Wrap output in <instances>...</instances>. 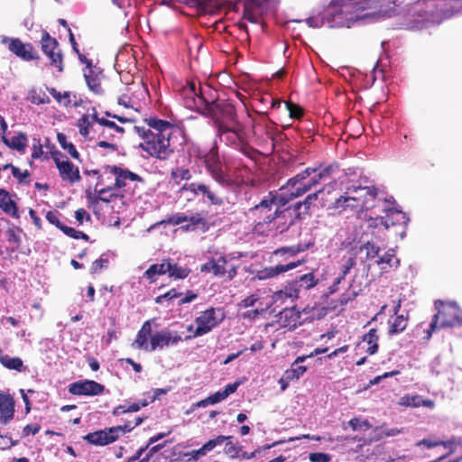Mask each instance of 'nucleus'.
<instances>
[{"mask_svg": "<svg viewBox=\"0 0 462 462\" xmlns=\"http://www.w3.org/2000/svg\"><path fill=\"white\" fill-rule=\"evenodd\" d=\"M188 221V216L183 213H177L170 216L166 219H162L157 223H155L152 227L159 226H166V225H173L177 226Z\"/></svg>", "mask_w": 462, "mask_h": 462, "instance_id": "nucleus-42", "label": "nucleus"}, {"mask_svg": "<svg viewBox=\"0 0 462 462\" xmlns=\"http://www.w3.org/2000/svg\"><path fill=\"white\" fill-rule=\"evenodd\" d=\"M168 259H165L162 263L152 264L143 273V276L147 278L150 282L156 281L155 275L165 274L169 271Z\"/></svg>", "mask_w": 462, "mask_h": 462, "instance_id": "nucleus-36", "label": "nucleus"}, {"mask_svg": "<svg viewBox=\"0 0 462 462\" xmlns=\"http://www.w3.org/2000/svg\"><path fill=\"white\" fill-rule=\"evenodd\" d=\"M152 334V323L151 320H146L141 327L140 330L137 332L136 337L133 342L132 346L138 349H143L145 351H150V343L148 340H151Z\"/></svg>", "mask_w": 462, "mask_h": 462, "instance_id": "nucleus-26", "label": "nucleus"}, {"mask_svg": "<svg viewBox=\"0 0 462 462\" xmlns=\"http://www.w3.org/2000/svg\"><path fill=\"white\" fill-rule=\"evenodd\" d=\"M180 341H182V337L177 332L170 330L157 331L151 337L150 351L163 348L170 345H177Z\"/></svg>", "mask_w": 462, "mask_h": 462, "instance_id": "nucleus-17", "label": "nucleus"}, {"mask_svg": "<svg viewBox=\"0 0 462 462\" xmlns=\"http://www.w3.org/2000/svg\"><path fill=\"white\" fill-rule=\"evenodd\" d=\"M232 436L219 435L215 439H209L202 446V450L209 452L213 450L217 446L222 445L226 440L232 439Z\"/></svg>", "mask_w": 462, "mask_h": 462, "instance_id": "nucleus-47", "label": "nucleus"}, {"mask_svg": "<svg viewBox=\"0 0 462 462\" xmlns=\"http://www.w3.org/2000/svg\"><path fill=\"white\" fill-rule=\"evenodd\" d=\"M202 162L207 171L217 183L223 187L231 186L232 181L223 170L218 146L216 141L213 142L211 147L206 152L205 155H203Z\"/></svg>", "mask_w": 462, "mask_h": 462, "instance_id": "nucleus-7", "label": "nucleus"}, {"mask_svg": "<svg viewBox=\"0 0 462 462\" xmlns=\"http://www.w3.org/2000/svg\"><path fill=\"white\" fill-rule=\"evenodd\" d=\"M187 91L192 93L204 106L202 114L210 117L217 129V135L226 145L240 151L250 159H255L258 151L249 144L250 134L245 125L238 120L235 106L228 100H219L205 96L206 89H197L194 83L189 84Z\"/></svg>", "mask_w": 462, "mask_h": 462, "instance_id": "nucleus-1", "label": "nucleus"}, {"mask_svg": "<svg viewBox=\"0 0 462 462\" xmlns=\"http://www.w3.org/2000/svg\"><path fill=\"white\" fill-rule=\"evenodd\" d=\"M348 425L352 428L353 430H357L362 429L363 427L369 429L371 424L367 420H361L359 418H353L348 421Z\"/></svg>", "mask_w": 462, "mask_h": 462, "instance_id": "nucleus-62", "label": "nucleus"}, {"mask_svg": "<svg viewBox=\"0 0 462 462\" xmlns=\"http://www.w3.org/2000/svg\"><path fill=\"white\" fill-rule=\"evenodd\" d=\"M57 169L62 180L70 184L79 182L81 180L79 170L71 162L66 159L63 162H57Z\"/></svg>", "mask_w": 462, "mask_h": 462, "instance_id": "nucleus-23", "label": "nucleus"}, {"mask_svg": "<svg viewBox=\"0 0 462 462\" xmlns=\"http://www.w3.org/2000/svg\"><path fill=\"white\" fill-rule=\"evenodd\" d=\"M356 265V256H350L348 257L345 263L342 264L341 267V274L340 278L345 280V277L346 274L350 272V270Z\"/></svg>", "mask_w": 462, "mask_h": 462, "instance_id": "nucleus-60", "label": "nucleus"}, {"mask_svg": "<svg viewBox=\"0 0 462 462\" xmlns=\"http://www.w3.org/2000/svg\"><path fill=\"white\" fill-rule=\"evenodd\" d=\"M40 45L42 53L50 60V66L56 68L59 72H62L64 70L63 54L59 42L44 30L42 32Z\"/></svg>", "mask_w": 462, "mask_h": 462, "instance_id": "nucleus-10", "label": "nucleus"}, {"mask_svg": "<svg viewBox=\"0 0 462 462\" xmlns=\"http://www.w3.org/2000/svg\"><path fill=\"white\" fill-rule=\"evenodd\" d=\"M146 405H147L146 402H143L142 405H140L139 403H135V402L129 404V405H126V404L119 405L114 409L113 414L120 415V414L125 413V412H136L141 409V407H144Z\"/></svg>", "mask_w": 462, "mask_h": 462, "instance_id": "nucleus-48", "label": "nucleus"}, {"mask_svg": "<svg viewBox=\"0 0 462 462\" xmlns=\"http://www.w3.org/2000/svg\"><path fill=\"white\" fill-rule=\"evenodd\" d=\"M315 310V307L310 308L309 306L304 308L302 311L298 310L296 307L285 308L280 312L279 321L283 328H287L291 330L301 325V313L310 314V319H319L327 313L325 308L318 310V313H314ZM307 319H309V317Z\"/></svg>", "mask_w": 462, "mask_h": 462, "instance_id": "nucleus-9", "label": "nucleus"}, {"mask_svg": "<svg viewBox=\"0 0 462 462\" xmlns=\"http://www.w3.org/2000/svg\"><path fill=\"white\" fill-rule=\"evenodd\" d=\"M225 442H226L225 448H224L225 453L231 457H239V453L241 451V447L233 443L231 441V439L226 440Z\"/></svg>", "mask_w": 462, "mask_h": 462, "instance_id": "nucleus-58", "label": "nucleus"}, {"mask_svg": "<svg viewBox=\"0 0 462 462\" xmlns=\"http://www.w3.org/2000/svg\"><path fill=\"white\" fill-rule=\"evenodd\" d=\"M48 91L57 102L61 103L64 100L63 105L65 106H69V92H64L63 94H61L60 92L57 91L54 88H48Z\"/></svg>", "mask_w": 462, "mask_h": 462, "instance_id": "nucleus-52", "label": "nucleus"}, {"mask_svg": "<svg viewBox=\"0 0 462 462\" xmlns=\"http://www.w3.org/2000/svg\"><path fill=\"white\" fill-rule=\"evenodd\" d=\"M294 282L300 285V291L302 289L308 290L313 288L318 284V279L315 278L314 272L302 274L298 279L294 280Z\"/></svg>", "mask_w": 462, "mask_h": 462, "instance_id": "nucleus-41", "label": "nucleus"}, {"mask_svg": "<svg viewBox=\"0 0 462 462\" xmlns=\"http://www.w3.org/2000/svg\"><path fill=\"white\" fill-rule=\"evenodd\" d=\"M440 446L449 449V452L447 454L449 456L456 451V446H462V437H452L448 440H440Z\"/></svg>", "mask_w": 462, "mask_h": 462, "instance_id": "nucleus-51", "label": "nucleus"}, {"mask_svg": "<svg viewBox=\"0 0 462 462\" xmlns=\"http://www.w3.org/2000/svg\"><path fill=\"white\" fill-rule=\"evenodd\" d=\"M84 78L87 82L88 88L97 95L103 94V88L101 87L100 77L95 73L92 67L88 69V72L84 73Z\"/></svg>", "mask_w": 462, "mask_h": 462, "instance_id": "nucleus-35", "label": "nucleus"}, {"mask_svg": "<svg viewBox=\"0 0 462 462\" xmlns=\"http://www.w3.org/2000/svg\"><path fill=\"white\" fill-rule=\"evenodd\" d=\"M134 429L132 421H126L123 425L106 428L83 436V439L95 446H106L116 441L120 435L130 432Z\"/></svg>", "mask_w": 462, "mask_h": 462, "instance_id": "nucleus-8", "label": "nucleus"}, {"mask_svg": "<svg viewBox=\"0 0 462 462\" xmlns=\"http://www.w3.org/2000/svg\"><path fill=\"white\" fill-rule=\"evenodd\" d=\"M100 126L104 129L109 130L114 134H123L125 133V129L119 125H117L114 121H110L108 119L100 120Z\"/></svg>", "mask_w": 462, "mask_h": 462, "instance_id": "nucleus-56", "label": "nucleus"}, {"mask_svg": "<svg viewBox=\"0 0 462 462\" xmlns=\"http://www.w3.org/2000/svg\"><path fill=\"white\" fill-rule=\"evenodd\" d=\"M145 123L148 127H134L142 139L138 147L152 158L160 161L169 160L181 145L179 129L169 121L157 117L147 118Z\"/></svg>", "mask_w": 462, "mask_h": 462, "instance_id": "nucleus-2", "label": "nucleus"}, {"mask_svg": "<svg viewBox=\"0 0 462 462\" xmlns=\"http://www.w3.org/2000/svg\"><path fill=\"white\" fill-rule=\"evenodd\" d=\"M187 225L182 226V228L186 231L194 230L197 226H200L203 230L208 229L207 220L202 217L199 214H196L194 216L189 217Z\"/></svg>", "mask_w": 462, "mask_h": 462, "instance_id": "nucleus-39", "label": "nucleus"}, {"mask_svg": "<svg viewBox=\"0 0 462 462\" xmlns=\"http://www.w3.org/2000/svg\"><path fill=\"white\" fill-rule=\"evenodd\" d=\"M291 118L300 119L303 116V108L291 101L285 103Z\"/></svg>", "mask_w": 462, "mask_h": 462, "instance_id": "nucleus-50", "label": "nucleus"}, {"mask_svg": "<svg viewBox=\"0 0 462 462\" xmlns=\"http://www.w3.org/2000/svg\"><path fill=\"white\" fill-rule=\"evenodd\" d=\"M275 219L273 220V225L276 226V228L279 229L281 233L287 230L291 226L294 225L297 221H301V217H296L294 214H297V210L292 206L287 207L282 210H279L276 208L274 210Z\"/></svg>", "mask_w": 462, "mask_h": 462, "instance_id": "nucleus-16", "label": "nucleus"}, {"mask_svg": "<svg viewBox=\"0 0 462 462\" xmlns=\"http://www.w3.org/2000/svg\"><path fill=\"white\" fill-rule=\"evenodd\" d=\"M305 263L304 260L301 261H296V262H290L286 264H277L275 266H269L264 267L256 273V277L259 280H266L270 278H273L275 276H278L279 274L288 272L290 270H292L301 263Z\"/></svg>", "mask_w": 462, "mask_h": 462, "instance_id": "nucleus-20", "label": "nucleus"}, {"mask_svg": "<svg viewBox=\"0 0 462 462\" xmlns=\"http://www.w3.org/2000/svg\"><path fill=\"white\" fill-rule=\"evenodd\" d=\"M353 285L351 284L349 288L340 295L339 303L340 305H346L349 301L355 300L356 296L359 294L358 291L352 290Z\"/></svg>", "mask_w": 462, "mask_h": 462, "instance_id": "nucleus-55", "label": "nucleus"}, {"mask_svg": "<svg viewBox=\"0 0 462 462\" xmlns=\"http://www.w3.org/2000/svg\"><path fill=\"white\" fill-rule=\"evenodd\" d=\"M374 207L375 203L360 202L359 197H350L346 194L337 198L332 205V208L336 210H338L339 212L345 211L347 208H350L351 210L358 209L362 211H367L369 209L374 208Z\"/></svg>", "mask_w": 462, "mask_h": 462, "instance_id": "nucleus-15", "label": "nucleus"}, {"mask_svg": "<svg viewBox=\"0 0 462 462\" xmlns=\"http://www.w3.org/2000/svg\"><path fill=\"white\" fill-rule=\"evenodd\" d=\"M308 249V245L298 244L291 246H282L273 252V255H285L294 256L299 253L304 252Z\"/></svg>", "mask_w": 462, "mask_h": 462, "instance_id": "nucleus-38", "label": "nucleus"}, {"mask_svg": "<svg viewBox=\"0 0 462 462\" xmlns=\"http://www.w3.org/2000/svg\"><path fill=\"white\" fill-rule=\"evenodd\" d=\"M187 190L193 193L194 195H203L208 201L214 206H222L224 204V199L216 190L212 189L208 184L202 182H192L185 187Z\"/></svg>", "mask_w": 462, "mask_h": 462, "instance_id": "nucleus-18", "label": "nucleus"}, {"mask_svg": "<svg viewBox=\"0 0 462 462\" xmlns=\"http://www.w3.org/2000/svg\"><path fill=\"white\" fill-rule=\"evenodd\" d=\"M421 398L419 395H404L401 403L406 406L420 407Z\"/></svg>", "mask_w": 462, "mask_h": 462, "instance_id": "nucleus-61", "label": "nucleus"}, {"mask_svg": "<svg viewBox=\"0 0 462 462\" xmlns=\"http://www.w3.org/2000/svg\"><path fill=\"white\" fill-rule=\"evenodd\" d=\"M388 323V334L390 336L399 334L406 328L408 324V316H404L403 314L393 315L389 319Z\"/></svg>", "mask_w": 462, "mask_h": 462, "instance_id": "nucleus-33", "label": "nucleus"}, {"mask_svg": "<svg viewBox=\"0 0 462 462\" xmlns=\"http://www.w3.org/2000/svg\"><path fill=\"white\" fill-rule=\"evenodd\" d=\"M300 291V285L291 281L288 282L282 289L280 290V293H283L288 299L291 300H297Z\"/></svg>", "mask_w": 462, "mask_h": 462, "instance_id": "nucleus-44", "label": "nucleus"}, {"mask_svg": "<svg viewBox=\"0 0 462 462\" xmlns=\"http://www.w3.org/2000/svg\"><path fill=\"white\" fill-rule=\"evenodd\" d=\"M383 210L386 212V215L383 217L371 218L373 223L370 224V226L374 225L376 226L378 225L377 221H379L385 229H389L390 227H400L401 234L404 233L406 226L409 222V217L406 216V214L394 208H388Z\"/></svg>", "mask_w": 462, "mask_h": 462, "instance_id": "nucleus-12", "label": "nucleus"}, {"mask_svg": "<svg viewBox=\"0 0 462 462\" xmlns=\"http://www.w3.org/2000/svg\"><path fill=\"white\" fill-rule=\"evenodd\" d=\"M181 295H182L181 292H179L177 291V289L173 288V289H171L170 291H168L167 292H165L164 294L158 296L155 299V302L162 303L163 300H171L173 299L179 298Z\"/></svg>", "mask_w": 462, "mask_h": 462, "instance_id": "nucleus-59", "label": "nucleus"}, {"mask_svg": "<svg viewBox=\"0 0 462 462\" xmlns=\"http://www.w3.org/2000/svg\"><path fill=\"white\" fill-rule=\"evenodd\" d=\"M10 168L12 170V174L14 175V178H16L18 180V181L20 183H24V184L30 183V180L28 179L30 176V172L28 170H25L23 172H22L19 168L12 165L11 163H10Z\"/></svg>", "mask_w": 462, "mask_h": 462, "instance_id": "nucleus-53", "label": "nucleus"}, {"mask_svg": "<svg viewBox=\"0 0 462 462\" xmlns=\"http://www.w3.org/2000/svg\"><path fill=\"white\" fill-rule=\"evenodd\" d=\"M197 328L194 336H202L208 333L213 328H215L218 321L216 318V310L214 308H210L199 316L196 320Z\"/></svg>", "mask_w": 462, "mask_h": 462, "instance_id": "nucleus-19", "label": "nucleus"}, {"mask_svg": "<svg viewBox=\"0 0 462 462\" xmlns=\"http://www.w3.org/2000/svg\"><path fill=\"white\" fill-rule=\"evenodd\" d=\"M3 143L11 149L23 152L28 143V136L25 133L20 132L11 139L2 136Z\"/></svg>", "mask_w": 462, "mask_h": 462, "instance_id": "nucleus-29", "label": "nucleus"}, {"mask_svg": "<svg viewBox=\"0 0 462 462\" xmlns=\"http://www.w3.org/2000/svg\"><path fill=\"white\" fill-rule=\"evenodd\" d=\"M362 342L367 345L366 353L369 356L376 354L379 348V336L377 335V329L371 328L363 336Z\"/></svg>", "mask_w": 462, "mask_h": 462, "instance_id": "nucleus-34", "label": "nucleus"}, {"mask_svg": "<svg viewBox=\"0 0 462 462\" xmlns=\"http://www.w3.org/2000/svg\"><path fill=\"white\" fill-rule=\"evenodd\" d=\"M375 263L381 267L382 270L388 268H397L400 264V260L396 257L395 250L393 248L388 249L383 255L379 256L375 260Z\"/></svg>", "mask_w": 462, "mask_h": 462, "instance_id": "nucleus-31", "label": "nucleus"}, {"mask_svg": "<svg viewBox=\"0 0 462 462\" xmlns=\"http://www.w3.org/2000/svg\"><path fill=\"white\" fill-rule=\"evenodd\" d=\"M227 261L226 256L221 255L217 258H211L204 263L200 271L205 273H212L214 276L223 277L226 275L227 280L231 281L236 275V268L231 265L230 268L226 267Z\"/></svg>", "mask_w": 462, "mask_h": 462, "instance_id": "nucleus-13", "label": "nucleus"}, {"mask_svg": "<svg viewBox=\"0 0 462 462\" xmlns=\"http://www.w3.org/2000/svg\"><path fill=\"white\" fill-rule=\"evenodd\" d=\"M438 312L431 320V328H448L462 326V310L456 303L436 301Z\"/></svg>", "mask_w": 462, "mask_h": 462, "instance_id": "nucleus-5", "label": "nucleus"}, {"mask_svg": "<svg viewBox=\"0 0 462 462\" xmlns=\"http://www.w3.org/2000/svg\"><path fill=\"white\" fill-rule=\"evenodd\" d=\"M273 205L277 206L276 199L273 197V192H269L267 197L248 209V216L254 223V230L255 232L263 233L262 227L273 222L275 219V213L273 211Z\"/></svg>", "mask_w": 462, "mask_h": 462, "instance_id": "nucleus-6", "label": "nucleus"}, {"mask_svg": "<svg viewBox=\"0 0 462 462\" xmlns=\"http://www.w3.org/2000/svg\"><path fill=\"white\" fill-rule=\"evenodd\" d=\"M77 126L81 136L88 138L90 129L93 126V122L88 115H83L77 122Z\"/></svg>", "mask_w": 462, "mask_h": 462, "instance_id": "nucleus-43", "label": "nucleus"}, {"mask_svg": "<svg viewBox=\"0 0 462 462\" xmlns=\"http://www.w3.org/2000/svg\"><path fill=\"white\" fill-rule=\"evenodd\" d=\"M310 169L314 170L315 171L309 177V180L312 185L313 188L318 186L322 181H327L328 180L331 179L332 175L336 173L338 167L336 164H329L328 166L322 167L319 166L318 168L316 167H310Z\"/></svg>", "mask_w": 462, "mask_h": 462, "instance_id": "nucleus-24", "label": "nucleus"}, {"mask_svg": "<svg viewBox=\"0 0 462 462\" xmlns=\"http://www.w3.org/2000/svg\"><path fill=\"white\" fill-rule=\"evenodd\" d=\"M171 177L175 180H189L191 179L190 171L184 167H179L171 171Z\"/></svg>", "mask_w": 462, "mask_h": 462, "instance_id": "nucleus-57", "label": "nucleus"}, {"mask_svg": "<svg viewBox=\"0 0 462 462\" xmlns=\"http://www.w3.org/2000/svg\"><path fill=\"white\" fill-rule=\"evenodd\" d=\"M353 285L351 284L349 288L340 295L339 303L340 305H346L349 301L355 300L356 296L359 294L358 291L352 290Z\"/></svg>", "mask_w": 462, "mask_h": 462, "instance_id": "nucleus-54", "label": "nucleus"}, {"mask_svg": "<svg viewBox=\"0 0 462 462\" xmlns=\"http://www.w3.org/2000/svg\"><path fill=\"white\" fill-rule=\"evenodd\" d=\"M112 171H114V190L124 188L126 185L127 180L143 182V179L138 174L129 171L128 169H123L116 165H113Z\"/></svg>", "mask_w": 462, "mask_h": 462, "instance_id": "nucleus-21", "label": "nucleus"}, {"mask_svg": "<svg viewBox=\"0 0 462 462\" xmlns=\"http://www.w3.org/2000/svg\"><path fill=\"white\" fill-rule=\"evenodd\" d=\"M360 251L365 250L366 260L378 259L380 247L374 243L366 242L359 247Z\"/></svg>", "mask_w": 462, "mask_h": 462, "instance_id": "nucleus-46", "label": "nucleus"}, {"mask_svg": "<svg viewBox=\"0 0 462 462\" xmlns=\"http://www.w3.org/2000/svg\"><path fill=\"white\" fill-rule=\"evenodd\" d=\"M168 264L170 267L167 273H169V276L171 278L184 279L190 273V269L172 263L170 259H168Z\"/></svg>", "mask_w": 462, "mask_h": 462, "instance_id": "nucleus-40", "label": "nucleus"}, {"mask_svg": "<svg viewBox=\"0 0 462 462\" xmlns=\"http://www.w3.org/2000/svg\"><path fill=\"white\" fill-rule=\"evenodd\" d=\"M112 169L113 165L103 166L102 171L95 184L94 190H92L90 187L85 190L88 207L94 211L100 201L110 203L113 199L117 198V195L112 192L114 191V171Z\"/></svg>", "mask_w": 462, "mask_h": 462, "instance_id": "nucleus-3", "label": "nucleus"}, {"mask_svg": "<svg viewBox=\"0 0 462 462\" xmlns=\"http://www.w3.org/2000/svg\"><path fill=\"white\" fill-rule=\"evenodd\" d=\"M23 231L21 227L14 226V224H9L8 227L5 230V236L7 241L10 245H12L11 252L14 253L20 248L21 245V234Z\"/></svg>", "mask_w": 462, "mask_h": 462, "instance_id": "nucleus-32", "label": "nucleus"}, {"mask_svg": "<svg viewBox=\"0 0 462 462\" xmlns=\"http://www.w3.org/2000/svg\"><path fill=\"white\" fill-rule=\"evenodd\" d=\"M322 192L323 189H320L314 193L309 194L303 200L296 202L293 205L297 210L296 217H301L303 220L307 216H310L311 205L318 199L319 195Z\"/></svg>", "mask_w": 462, "mask_h": 462, "instance_id": "nucleus-27", "label": "nucleus"}, {"mask_svg": "<svg viewBox=\"0 0 462 462\" xmlns=\"http://www.w3.org/2000/svg\"><path fill=\"white\" fill-rule=\"evenodd\" d=\"M0 208L14 218L20 217L15 201L11 199L10 193L4 189H0Z\"/></svg>", "mask_w": 462, "mask_h": 462, "instance_id": "nucleus-28", "label": "nucleus"}, {"mask_svg": "<svg viewBox=\"0 0 462 462\" xmlns=\"http://www.w3.org/2000/svg\"><path fill=\"white\" fill-rule=\"evenodd\" d=\"M105 386L96 381L84 380L69 385V393L73 395L96 396L104 393Z\"/></svg>", "mask_w": 462, "mask_h": 462, "instance_id": "nucleus-14", "label": "nucleus"}, {"mask_svg": "<svg viewBox=\"0 0 462 462\" xmlns=\"http://www.w3.org/2000/svg\"><path fill=\"white\" fill-rule=\"evenodd\" d=\"M15 402L12 395L0 391V423L7 424L14 417Z\"/></svg>", "mask_w": 462, "mask_h": 462, "instance_id": "nucleus-22", "label": "nucleus"}, {"mask_svg": "<svg viewBox=\"0 0 462 462\" xmlns=\"http://www.w3.org/2000/svg\"><path fill=\"white\" fill-rule=\"evenodd\" d=\"M226 398V397L224 394V393L222 391H218L211 394L210 396L207 397L206 399L199 401V402L194 404V407H205L208 404H215L225 400Z\"/></svg>", "mask_w": 462, "mask_h": 462, "instance_id": "nucleus-45", "label": "nucleus"}, {"mask_svg": "<svg viewBox=\"0 0 462 462\" xmlns=\"http://www.w3.org/2000/svg\"><path fill=\"white\" fill-rule=\"evenodd\" d=\"M345 194L348 195L350 197H359L360 202L375 203L378 192H377V189L374 186H372V187L358 186V187L347 188Z\"/></svg>", "mask_w": 462, "mask_h": 462, "instance_id": "nucleus-25", "label": "nucleus"}, {"mask_svg": "<svg viewBox=\"0 0 462 462\" xmlns=\"http://www.w3.org/2000/svg\"><path fill=\"white\" fill-rule=\"evenodd\" d=\"M2 43L7 45L8 50L24 61L39 60L40 55L31 42L23 43L18 38L3 37Z\"/></svg>", "mask_w": 462, "mask_h": 462, "instance_id": "nucleus-11", "label": "nucleus"}, {"mask_svg": "<svg viewBox=\"0 0 462 462\" xmlns=\"http://www.w3.org/2000/svg\"><path fill=\"white\" fill-rule=\"evenodd\" d=\"M307 371L306 365H293L287 369L284 373L287 374V378H291L292 381L300 379Z\"/></svg>", "mask_w": 462, "mask_h": 462, "instance_id": "nucleus-49", "label": "nucleus"}, {"mask_svg": "<svg viewBox=\"0 0 462 462\" xmlns=\"http://www.w3.org/2000/svg\"><path fill=\"white\" fill-rule=\"evenodd\" d=\"M57 140L60 147L66 150L73 159L80 161L79 152L77 151L75 145L72 143L67 141V136L64 134L58 133Z\"/></svg>", "mask_w": 462, "mask_h": 462, "instance_id": "nucleus-37", "label": "nucleus"}, {"mask_svg": "<svg viewBox=\"0 0 462 462\" xmlns=\"http://www.w3.org/2000/svg\"><path fill=\"white\" fill-rule=\"evenodd\" d=\"M108 265V260L105 258H99L92 263L90 272L91 273H99L102 269L106 268Z\"/></svg>", "mask_w": 462, "mask_h": 462, "instance_id": "nucleus-63", "label": "nucleus"}, {"mask_svg": "<svg viewBox=\"0 0 462 462\" xmlns=\"http://www.w3.org/2000/svg\"><path fill=\"white\" fill-rule=\"evenodd\" d=\"M315 171L306 168L295 176L290 178L284 185L279 189L278 193H273L278 207H283L290 201L297 199L313 189L309 177Z\"/></svg>", "mask_w": 462, "mask_h": 462, "instance_id": "nucleus-4", "label": "nucleus"}, {"mask_svg": "<svg viewBox=\"0 0 462 462\" xmlns=\"http://www.w3.org/2000/svg\"><path fill=\"white\" fill-rule=\"evenodd\" d=\"M0 364L8 370H15L17 372H23L25 370L23 360L18 356H10L5 354L0 347Z\"/></svg>", "mask_w": 462, "mask_h": 462, "instance_id": "nucleus-30", "label": "nucleus"}, {"mask_svg": "<svg viewBox=\"0 0 462 462\" xmlns=\"http://www.w3.org/2000/svg\"><path fill=\"white\" fill-rule=\"evenodd\" d=\"M309 458L311 462H328L330 456L326 453L315 452L309 455Z\"/></svg>", "mask_w": 462, "mask_h": 462, "instance_id": "nucleus-64", "label": "nucleus"}]
</instances>
